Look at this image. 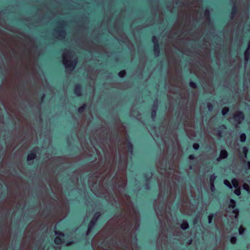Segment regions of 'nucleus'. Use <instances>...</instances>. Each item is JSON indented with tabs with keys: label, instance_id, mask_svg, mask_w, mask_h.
Instances as JSON below:
<instances>
[{
	"label": "nucleus",
	"instance_id": "obj_24",
	"mask_svg": "<svg viewBox=\"0 0 250 250\" xmlns=\"http://www.w3.org/2000/svg\"><path fill=\"white\" fill-rule=\"evenodd\" d=\"M236 189L234 191V193L236 194L237 196H239L241 195V188L239 187L237 188H235Z\"/></svg>",
	"mask_w": 250,
	"mask_h": 250
},
{
	"label": "nucleus",
	"instance_id": "obj_38",
	"mask_svg": "<svg viewBox=\"0 0 250 250\" xmlns=\"http://www.w3.org/2000/svg\"><path fill=\"white\" fill-rule=\"evenodd\" d=\"M248 152V149L246 147H244L243 148V152H244L246 157H247V154Z\"/></svg>",
	"mask_w": 250,
	"mask_h": 250
},
{
	"label": "nucleus",
	"instance_id": "obj_36",
	"mask_svg": "<svg viewBox=\"0 0 250 250\" xmlns=\"http://www.w3.org/2000/svg\"><path fill=\"white\" fill-rule=\"evenodd\" d=\"M243 188L245 190H246L248 191H249L250 190V188H249V186L246 184L244 185Z\"/></svg>",
	"mask_w": 250,
	"mask_h": 250
},
{
	"label": "nucleus",
	"instance_id": "obj_44",
	"mask_svg": "<svg viewBox=\"0 0 250 250\" xmlns=\"http://www.w3.org/2000/svg\"><path fill=\"white\" fill-rule=\"evenodd\" d=\"M4 217L3 214L0 216V222H3L4 221Z\"/></svg>",
	"mask_w": 250,
	"mask_h": 250
},
{
	"label": "nucleus",
	"instance_id": "obj_10",
	"mask_svg": "<svg viewBox=\"0 0 250 250\" xmlns=\"http://www.w3.org/2000/svg\"><path fill=\"white\" fill-rule=\"evenodd\" d=\"M236 203L234 200L230 199L229 201V208L234 209L233 212L236 213L238 212V209L237 208L235 209L236 208Z\"/></svg>",
	"mask_w": 250,
	"mask_h": 250
},
{
	"label": "nucleus",
	"instance_id": "obj_29",
	"mask_svg": "<svg viewBox=\"0 0 250 250\" xmlns=\"http://www.w3.org/2000/svg\"><path fill=\"white\" fill-rule=\"evenodd\" d=\"M244 55H245V60L246 61H248V59H249L250 57V53L248 50H246L245 52Z\"/></svg>",
	"mask_w": 250,
	"mask_h": 250
},
{
	"label": "nucleus",
	"instance_id": "obj_21",
	"mask_svg": "<svg viewBox=\"0 0 250 250\" xmlns=\"http://www.w3.org/2000/svg\"><path fill=\"white\" fill-rule=\"evenodd\" d=\"M224 184L225 186H226L229 188L231 189L232 188L231 184L230 183V182L228 180H225L224 181Z\"/></svg>",
	"mask_w": 250,
	"mask_h": 250
},
{
	"label": "nucleus",
	"instance_id": "obj_42",
	"mask_svg": "<svg viewBox=\"0 0 250 250\" xmlns=\"http://www.w3.org/2000/svg\"><path fill=\"white\" fill-rule=\"evenodd\" d=\"M114 135L115 136V140H119L120 138L118 133L117 132H116L114 134Z\"/></svg>",
	"mask_w": 250,
	"mask_h": 250
},
{
	"label": "nucleus",
	"instance_id": "obj_3",
	"mask_svg": "<svg viewBox=\"0 0 250 250\" xmlns=\"http://www.w3.org/2000/svg\"><path fill=\"white\" fill-rule=\"evenodd\" d=\"M152 42L154 44L153 51L154 54L156 56H158L160 54V50L159 43L157 38H156L155 36H153L152 38Z\"/></svg>",
	"mask_w": 250,
	"mask_h": 250
},
{
	"label": "nucleus",
	"instance_id": "obj_40",
	"mask_svg": "<svg viewBox=\"0 0 250 250\" xmlns=\"http://www.w3.org/2000/svg\"><path fill=\"white\" fill-rule=\"evenodd\" d=\"M188 159L189 160H194L195 159V155L193 154H190L188 156Z\"/></svg>",
	"mask_w": 250,
	"mask_h": 250
},
{
	"label": "nucleus",
	"instance_id": "obj_60",
	"mask_svg": "<svg viewBox=\"0 0 250 250\" xmlns=\"http://www.w3.org/2000/svg\"><path fill=\"white\" fill-rule=\"evenodd\" d=\"M115 202L117 203V201L115 199L114 200Z\"/></svg>",
	"mask_w": 250,
	"mask_h": 250
},
{
	"label": "nucleus",
	"instance_id": "obj_15",
	"mask_svg": "<svg viewBox=\"0 0 250 250\" xmlns=\"http://www.w3.org/2000/svg\"><path fill=\"white\" fill-rule=\"evenodd\" d=\"M153 107L155 108V109H153L152 110L151 115L152 118H154L156 116V108L157 107V104H153Z\"/></svg>",
	"mask_w": 250,
	"mask_h": 250
},
{
	"label": "nucleus",
	"instance_id": "obj_43",
	"mask_svg": "<svg viewBox=\"0 0 250 250\" xmlns=\"http://www.w3.org/2000/svg\"><path fill=\"white\" fill-rule=\"evenodd\" d=\"M244 230V229L243 227H240V228L239 229V233L240 234H242L243 233Z\"/></svg>",
	"mask_w": 250,
	"mask_h": 250
},
{
	"label": "nucleus",
	"instance_id": "obj_16",
	"mask_svg": "<svg viewBox=\"0 0 250 250\" xmlns=\"http://www.w3.org/2000/svg\"><path fill=\"white\" fill-rule=\"evenodd\" d=\"M101 215V213L100 211H97L94 213L92 217V219L96 220V221H98L99 218H100V216Z\"/></svg>",
	"mask_w": 250,
	"mask_h": 250
},
{
	"label": "nucleus",
	"instance_id": "obj_34",
	"mask_svg": "<svg viewBox=\"0 0 250 250\" xmlns=\"http://www.w3.org/2000/svg\"><path fill=\"white\" fill-rule=\"evenodd\" d=\"M170 164V162L168 160H167L166 162V164L164 166H163L164 167H162V169H164L166 170L167 168V165H169Z\"/></svg>",
	"mask_w": 250,
	"mask_h": 250
},
{
	"label": "nucleus",
	"instance_id": "obj_37",
	"mask_svg": "<svg viewBox=\"0 0 250 250\" xmlns=\"http://www.w3.org/2000/svg\"><path fill=\"white\" fill-rule=\"evenodd\" d=\"M210 189L212 191H214L215 189V188L214 183L210 184Z\"/></svg>",
	"mask_w": 250,
	"mask_h": 250
},
{
	"label": "nucleus",
	"instance_id": "obj_23",
	"mask_svg": "<svg viewBox=\"0 0 250 250\" xmlns=\"http://www.w3.org/2000/svg\"><path fill=\"white\" fill-rule=\"evenodd\" d=\"M118 75L119 77L124 78L126 75V71L125 70H122L118 73Z\"/></svg>",
	"mask_w": 250,
	"mask_h": 250
},
{
	"label": "nucleus",
	"instance_id": "obj_47",
	"mask_svg": "<svg viewBox=\"0 0 250 250\" xmlns=\"http://www.w3.org/2000/svg\"><path fill=\"white\" fill-rule=\"evenodd\" d=\"M91 160L92 161H95L96 160V156L94 155V156H91Z\"/></svg>",
	"mask_w": 250,
	"mask_h": 250
},
{
	"label": "nucleus",
	"instance_id": "obj_30",
	"mask_svg": "<svg viewBox=\"0 0 250 250\" xmlns=\"http://www.w3.org/2000/svg\"><path fill=\"white\" fill-rule=\"evenodd\" d=\"M245 168L246 169L250 168V161L248 162L245 161Z\"/></svg>",
	"mask_w": 250,
	"mask_h": 250
},
{
	"label": "nucleus",
	"instance_id": "obj_33",
	"mask_svg": "<svg viewBox=\"0 0 250 250\" xmlns=\"http://www.w3.org/2000/svg\"><path fill=\"white\" fill-rule=\"evenodd\" d=\"M189 86L192 88H195L197 87L196 83L193 82H190L189 83Z\"/></svg>",
	"mask_w": 250,
	"mask_h": 250
},
{
	"label": "nucleus",
	"instance_id": "obj_56",
	"mask_svg": "<svg viewBox=\"0 0 250 250\" xmlns=\"http://www.w3.org/2000/svg\"><path fill=\"white\" fill-rule=\"evenodd\" d=\"M9 167H12V165L11 164H10L9 166Z\"/></svg>",
	"mask_w": 250,
	"mask_h": 250
},
{
	"label": "nucleus",
	"instance_id": "obj_20",
	"mask_svg": "<svg viewBox=\"0 0 250 250\" xmlns=\"http://www.w3.org/2000/svg\"><path fill=\"white\" fill-rule=\"evenodd\" d=\"M246 137H247L246 135L244 133L241 134V135L240 136V140L241 142H242V143L245 142L246 140Z\"/></svg>",
	"mask_w": 250,
	"mask_h": 250
},
{
	"label": "nucleus",
	"instance_id": "obj_11",
	"mask_svg": "<svg viewBox=\"0 0 250 250\" xmlns=\"http://www.w3.org/2000/svg\"><path fill=\"white\" fill-rule=\"evenodd\" d=\"M228 156V153L225 149H222L220 151V157L222 159H226Z\"/></svg>",
	"mask_w": 250,
	"mask_h": 250
},
{
	"label": "nucleus",
	"instance_id": "obj_9",
	"mask_svg": "<svg viewBox=\"0 0 250 250\" xmlns=\"http://www.w3.org/2000/svg\"><path fill=\"white\" fill-rule=\"evenodd\" d=\"M37 157L36 150H33L28 155L27 157V160L30 161L33 160Z\"/></svg>",
	"mask_w": 250,
	"mask_h": 250
},
{
	"label": "nucleus",
	"instance_id": "obj_1",
	"mask_svg": "<svg viewBox=\"0 0 250 250\" xmlns=\"http://www.w3.org/2000/svg\"><path fill=\"white\" fill-rule=\"evenodd\" d=\"M57 236L54 239V243L57 245H60L64 242V234L63 232L59 231H55Z\"/></svg>",
	"mask_w": 250,
	"mask_h": 250
},
{
	"label": "nucleus",
	"instance_id": "obj_50",
	"mask_svg": "<svg viewBox=\"0 0 250 250\" xmlns=\"http://www.w3.org/2000/svg\"><path fill=\"white\" fill-rule=\"evenodd\" d=\"M72 53V51H68V54L70 56Z\"/></svg>",
	"mask_w": 250,
	"mask_h": 250
},
{
	"label": "nucleus",
	"instance_id": "obj_59",
	"mask_svg": "<svg viewBox=\"0 0 250 250\" xmlns=\"http://www.w3.org/2000/svg\"><path fill=\"white\" fill-rule=\"evenodd\" d=\"M44 96H45V95H44V94H43V95H42V98L44 97Z\"/></svg>",
	"mask_w": 250,
	"mask_h": 250
},
{
	"label": "nucleus",
	"instance_id": "obj_19",
	"mask_svg": "<svg viewBox=\"0 0 250 250\" xmlns=\"http://www.w3.org/2000/svg\"><path fill=\"white\" fill-rule=\"evenodd\" d=\"M86 107L85 104H83L81 106L79 107L78 109V111L79 113H82L85 110Z\"/></svg>",
	"mask_w": 250,
	"mask_h": 250
},
{
	"label": "nucleus",
	"instance_id": "obj_2",
	"mask_svg": "<svg viewBox=\"0 0 250 250\" xmlns=\"http://www.w3.org/2000/svg\"><path fill=\"white\" fill-rule=\"evenodd\" d=\"M77 62V61L76 59L72 61L64 60L63 62V63L66 69H69L71 71L73 70L75 68Z\"/></svg>",
	"mask_w": 250,
	"mask_h": 250
},
{
	"label": "nucleus",
	"instance_id": "obj_41",
	"mask_svg": "<svg viewBox=\"0 0 250 250\" xmlns=\"http://www.w3.org/2000/svg\"><path fill=\"white\" fill-rule=\"evenodd\" d=\"M7 194V189H6V190L5 191H4L3 193L2 192L1 194V196L3 198H5Z\"/></svg>",
	"mask_w": 250,
	"mask_h": 250
},
{
	"label": "nucleus",
	"instance_id": "obj_14",
	"mask_svg": "<svg viewBox=\"0 0 250 250\" xmlns=\"http://www.w3.org/2000/svg\"><path fill=\"white\" fill-rule=\"evenodd\" d=\"M231 185L234 188H237L239 187V182L238 180L235 178H233L231 180Z\"/></svg>",
	"mask_w": 250,
	"mask_h": 250
},
{
	"label": "nucleus",
	"instance_id": "obj_31",
	"mask_svg": "<svg viewBox=\"0 0 250 250\" xmlns=\"http://www.w3.org/2000/svg\"><path fill=\"white\" fill-rule=\"evenodd\" d=\"M207 107H208V110L211 111L213 109V105L211 103H208V104H207Z\"/></svg>",
	"mask_w": 250,
	"mask_h": 250
},
{
	"label": "nucleus",
	"instance_id": "obj_18",
	"mask_svg": "<svg viewBox=\"0 0 250 250\" xmlns=\"http://www.w3.org/2000/svg\"><path fill=\"white\" fill-rule=\"evenodd\" d=\"M57 32H58L59 34V36L62 38H64L65 35V32L64 30L59 29V30H56Z\"/></svg>",
	"mask_w": 250,
	"mask_h": 250
},
{
	"label": "nucleus",
	"instance_id": "obj_4",
	"mask_svg": "<svg viewBox=\"0 0 250 250\" xmlns=\"http://www.w3.org/2000/svg\"><path fill=\"white\" fill-rule=\"evenodd\" d=\"M233 119L239 124L241 120H244L245 114L243 111H238L237 113L233 115Z\"/></svg>",
	"mask_w": 250,
	"mask_h": 250
},
{
	"label": "nucleus",
	"instance_id": "obj_45",
	"mask_svg": "<svg viewBox=\"0 0 250 250\" xmlns=\"http://www.w3.org/2000/svg\"><path fill=\"white\" fill-rule=\"evenodd\" d=\"M44 210L46 211L47 213H49L50 212V208L48 207H46L44 208Z\"/></svg>",
	"mask_w": 250,
	"mask_h": 250
},
{
	"label": "nucleus",
	"instance_id": "obj_25",
	"mask_svg": "<svg viewBox=\"0 0 250 250\" xmlns=\"http://www.w3.org/2000/svg\"><path fill=\"white\" fill-rule=\"evenodd\" d=\"M229 111V108L228 107H225L222 110V114L224 116L226 115L227 113Z\"/></svg>",
	"mask_w": 250,
	"mask_h": 250
},
{
	"label": "nucleus",
	"instance_id": "obj_22",
	"mask_svg": "<svg viewBox=\"0 0 250 250\" xmlns=\"http://www.w3.org/2000/svg\"><path fill=\"white\" fill-rule=\"evenodd\" d=\"M214 217V214H212V213L210 214L208 216V224H212V221H213V219Z\"/></svg>",
	"mask_w": 250,
	"mask_h": 250
},
{
	"label": "nucleus",
	"instance_id": "obj_48",
	"mask_svg": "<svg viewBox=\"0 0 250 250\" xmlns=\"http://www.w3.org/2000/svg\"><path fill=\"white\" fill-rule=\"evenodd\" d=\"M157 209L159 211H162L163 210V207L162 206L158 207Z\"/></svg>",
	"mask_w": 250,
	"mask_h": 250
},
{
	"label": "nucleus",
	"instance_id": "obj_17",
	"mask_svg": "<svg viewBox=\"0 0 250 250\" xmlns=\"http://www.w3.org/2000/svg\"><path fill=\"white\" fill-rule=\"evenodd\" d=\"M113 240L114 238L113 237H112L109 240L102 242L101 244L104 247H106L107 246L110 245L111 244L110 242L113 241Z\"/></svg>",
	"mask_w": 250,
	"mask_h": 250
},
{
	"label": "nucleus",
	"instance_id": "obj_51",
	"mask_svg": "<svg viewBox=\"0 0 250 250\" xmlns=\"http://www.w3.org/2000/svg\"><path fill=\"white\" fill-rule=\"evenodd\" d=\"M145 188H146V189H148L149 188V186L148 185H145Z\"/></svg>",
	"mask_w": 250,
	"mask_h": 250
},
{
	"label": "nucleus",
	"instance_id": "obj_49",
	"mask_svg": "<svg viewBox=\"0 0 250 250\" xmlns=\"http://www.w3.org/2000/svg\"><path fill=\"white\" fill-rule=\"evenodd\" d=\"M220 128L221 129H222V128H226V125H221L220 126Z\"/></svg>",
	"mask_w": 250,
	"mask_h": 250
},
{
	"label": "nucleus",
	"instance_id": "obj_13",
	"mask_svg": "<svg viewBox=\"0 0 250 250\" xmlns=\"http://www.w3.org/2000/svg\"><path fill=\"white\" fill-rule=\"evenodd\" d=\"M126 146L128 152L132 153L133 151V146L132 144L130 141H128L127 142Z\"/></svg>",
	"mask_w": 250,
	"mask_h": 250
},
{
	"label": "nucleus",
	"instance_id": "obj_52",
	"mask_svg": "<svg viewBox=\"0 0 250 250\" xmlns=\"http://www.w3.org/2000/svg\"><path fill=\"white\" fill-rule=\"evenodd\" d=\"M218 135H221V131H220V130H219Z\"/></svg>",
	"mask_w": 250,
	"mask_h": 250
},
{
	"label": "nucleus",
	"instance_id": "obj_46",
	"mask_svg": "<svg viewBox=\"0 0 250 250\" xmlns=\"http://www.w3.org/2000/svg\"><path fill=\"white\" fill-rule=\"evenodd\" d=\"M192 242V239L190 238V239H189L187 243H188V245H190V244H191Z\"/></svg>",
	"mask_w": 250,
	"mask_h": 250
},
{
	"label": "nucleus",
	"instance_id": "obj_28",
	"mask_svg": "<svg viewBox=\"0 0 250 250\" xmlns=\"http://www.w3.org/2000/svg\"><path fill=\"white\" fill-rule=\"evenodd\" d=\"M215 179H216V176L214 174L211 175L210 176V178H209L210 184L214 183Z\"/></svg>",
	"mask_w": 250,
	"mask_h": 250
},
{
	"label": "nucleus",
	"instance_id": "obj_7",
	"mask_svg": "<svg viewBox=\"0 0 250 250\" xmlns=\"http://www.w3.org/2000/svg\"><path fill=\"white\" fill-rule=\"evenodd\" d=\"M74 93L78 96L82 95V85L80 84H77L74 87Z\"/></svg>",
	"mask_w": 250,
	"mask_h": 250
},
{
	"label": "nucleus",
	"instance_id": "obj_32",
	"mask_svg": "<svg viewBox=\"0 0 250 250\" xmlns=\"http://www.w3.org/2000/svg\"><path fill=\"white\" fill-rule=\"evenodd\" d=\"M193 149L195 150H197L199 148V145L198 143H194L192 145Z\"/></svg>",
	"mask_w": 250,
	"mask_h": 250
},
{
	"label": "nucleus",
	"instance_id": "obj_58",
	"mask_svg": "<svg viewBox=\"0 0 250 250\" xmlns=\"http://www.w3.org/2000/svg\"><path fill=\"white\" fill-rule=\"evenodd\" d=\"M13 125H15L16 124V122H14L13 123Z\"/></svg>",
	"mask_w": 250,
	"mask_h": 250
},
{
	"label": "nucleus",
	"instance_id": "obj_26",
	"mask_svg": "<svg viewBox=\"0 0 250 250\" xmlns=\"http://www.w3.org/2000/svg\"><path fill=\"white\" fill-rule=\"evenodd\" d=\"M230 243L232 244H236V241H237V238L235 236H232L230 237Z\"/></svg>",
	"mask_w": 250,
	"mask_h": 250
},
{
	"label": "nucleus",
	"instance_id": "obj_27",
	"mask_svg": "<svg viewBox=\"0 0 250 250\" xmlns=\"http://www.w3.org/2000/svg\"><path fill=\"white\" fill-rule=\"evenodd\" d=\"M6 73V69H4L2 71V73H1L2 80H1V81L0 85H1V84H2V83L3 82V80H4Z\"/></svg>",
	"mask_w": 250,
	"mask_h": 250
},
{
	"label": "nucleus",
	"instance_id": "obj_57",
	"mask_svg": "<svg viewBox=\"0 0 250 250\" xmlns=\"http://www.w3.org/2000/svg\"><path fill=\"white\" fill-rule=\"evenodd\" d=\"M30 218H31V219H33L34 218L31 216H29Z\"/></svg>",
	"mask_w": 250,
	"mask_h": 250
},
{
	"label": "nucleus",
	"instance_id": "obj_12",
	"mask_svg": "<svg viewBox=\"0 0 250 250\" xmlns=\"http://www.w3.org/2000/svg\"><path fill=\"white\" fill-rule=\"evenodd\" d=\"M181 228L183 230H187L189 228V225L187 221H183V223L181 225Z\"/></svg>",
	"mask_w": 250,
	"mask_h": 250
},
{
	"label": "nucleus",
	"instance_id": "obj_55",
	"mask_svg": "<svg viewBox=\"0 0 250 250\" xmlns=\"http://www.w3.org/2000/svg\"><path fill=\"white\" fill-rule=\"evenodd\" d=\"M2 229H0V233H1V232H2Z\"/></svg>",
	"mask_w": 250,
	"mask_h": 250
},
{
	"label": "nucleus",
	"instance_id": "obj_53",
	"mask_svg": "<svg viewBox=\"0 0 250 250\" xmlns=\"http://www.w3.org/2000/svg\"><path fill=\"white\" fill-rule=\"evenodd\" d=\"M13 172H16V170L15 168H14V169H13Z\"/></svg>",
	"mask_w": 250,
	"mask_h": 250
},
{
	"label": "nucleus",
	"instance_id": "obj_6",
	"mask_svg": "<svg viewBox=\"0 0 250 250\" xmlns=\"http://www.w3.org/2000/svg\"><path fill=\"white\" fill-rule=\"evenodd\" d=\"M122 208L121 207V206L119 204H117L115 208L112 210L111 213V215H115L116 214H119V216H121L122 214Z\"/></svg>",
	"mask_w": 250,
	"mask_h": 250
},
{
	"label": "nucleus",
	"instance_id": "obj_5",
	"mask_svg": "<svg viewBox=\"0 0 250 250\" xmlns=\"http://www.w3.org/2000/svg\"><path fill=\"white\" fill-rule=\"evenodd\" d=\"M97 221L92 219L87 225V234L91 233L94 228Z\"/></svg>",
	"mask_w": 250,
	"mask_h": 250
},
{
	"label": "nucleus",
	"instance_id": "obj_35",
	"mask_svg": "<svg viewBox=\"0 0 250 250\" xmlns=\"http://www.w3.org/2000/svg\"><path fill=\"white\" fill-rule=\"evenodd\" d=\"M144 178H146V181L147 182H149L150 181V178L149 177H148V175L146 173L144 174V176H143Z\"/></svg>",
	"mask_w": 250,
	"mask_h": 250
},
{
	"label": "nucleus",
	"instance_id": "obj_54",
	"mask_svg": "<svg viewBox=\"0 0 250 250\" xmlns=\"http://www.w3.org/2000/svg\"><path fill=\"white\" fill-rule=\"evenodd\" d=\"M133 239H134V240H137V238H136V237H134V238H133Z\"/></svg>",
	"mask_w": 250,
	"mask_h": 250
},
{
	"label": "nucleus",
	"instance_id": "obj_39",
	"mask_svg": "<svg viewBox=\"0 0 250 250\" xmlns=\"http://www.w3.org/2000/svg\"><path fill=\"white\" fill-rule=\"evenodd\" d=\"M209 11L208 9H206L205 11V15L207 17H208L209 16Z\"/></svg>",
	"mask_w": 250,
	"mask_h": 250
},
{
	"label": "nucleus",
	"instance_id": "obj_8",
	"mask_svg": "<svg viewBox=\"0 0 250 250\" xmlns=\"http://www.w3.org/2000/svg\"><path fill=\"white\" fill-rule=\"evenodd\" d=\"M236 3H237L236 1H235L234 3V4L232 7L231 12H230V16L231 19H233L238 12V9L236 6Z\"/></svg>",
	"mask_w": 250,
	"mask_h": 250
}]
</instances>
